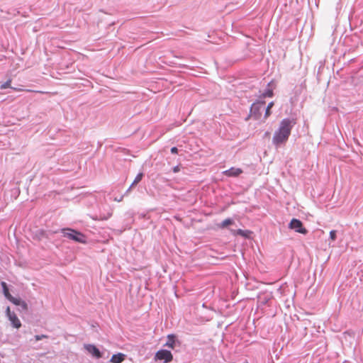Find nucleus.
Segmentation results:
<instances>
[{
	"instance_id": "f257e3e1",
	"label": "nucleus",
	"mask_w": 363,
	"mask_h": 363,
	"mask_svg": "<svg viewBox=\"0 0 363 363\" xmlns=\"http://www.w3.org/2000/svg\"><path fill=\"white\" fill-rule=\"evenodd\" d=\"M296 122L294 119L286 118L281 120L279 128L274 132L272 143L276 146L286 143L291 134V130Z\"/></svg>"
},
{
	"instance_id": "39448f33",
	"label": "nucleus",
	"mask_w": 363,
	"mask_h": 363,
	"mask_svg": "<svg viewBox=\"0 0 363 363\" xmlns=\"http://www.w3.org/2000/svg\"><path fill=\"white\" fill-rule=\"evenodd\" d=\"M289 228L291 230H295L296 233H299L303 235L307 234L308 230L303 227V223L296 218H293L289 224Z\"/></svg>"
},
{
	"instance_id": "4468645a",
	"label": "nucleus",
	"mask_w": 363,
	"mask_h": 363,
	"mask_svg": "<svg viewBox=\"0 0 363 363\" xmlns=\"http://www.w3.org/2000/svg\"><path fill=\"white\" fill-rule=\"evenodd\" d=\"M273 106H274V102L273 101H272V102L268 104V105H267V108L265 109V113H264V118H268L270 116V114H271V111L270 110L273 107Z\"/></svg>"
},
{
	"instance_id": "f3484780",
	"label": "nucleus",
	"mask_w": 363,
	"mask_h": 363,
	"mask_svg": "<svg viewBox=\"0 0 363 363\" xmlns=\"http://www.w3.org/2000/svg\"><path fill=\"white\" fill-rule=\"evenodd\" d=\"M18 306H19V311L21 312H26L28 310V304L24 301H23L20 305H18Z\"/></svg>"
},
{
	"instance_id": "a878e982",
	"label": "nucleus",
	"mask_w": 363,
	"mask_h": 363,
	"mask_svg": "<svg viewBox=\"0 0 363 363\" xmlns=\"http://www.w3.org/2000/svg\"><path fill=\"white\" fill-rule=\"evenodd\" d=\"M124 196H125L122 195V196H120V197H116V198L114 199V201H118V202H120V201H121L123 200V198Z\"/></svg>"
},
{
	"instance_id": "9d476101",
	"label": "nucleus",
	"mask_w": 363,
	"mask_h": 363,
	"mask_svg": "<svg viewBox=\"0 0 363 363\" xmlns=\"http://www.w3.org/2000/svg\"><path fill=\"white\" fill-rule=\"evenodd\" d=\"M125 359V354L123 353H118L113 354L110 362L112 363H121Z\"/></svg>"
},
{
	"instance_id": "dca6fc26",
	"label": "nucleus",
	"mask_w": 363,
	"mask_h": 363,
	"mask_svg": "<svg viewBox=\"0 0 363 363\" xmlns=\"http://www.w3.org/2000/svg\"><path fill=\"white\" fill-rule=\"evenodd\" d=\"M9 301H10L11 303H13L16 306L20 305L21 303L23 301V300H21V298H15L13 296L9 299Z\"/></svg>"
},
{
	"instance_id": "20e7f679",
	"label": "nucleus",
	"mask_w": 363,
	"mask_h": 363,
	"mask_svg": "<svg viewBox=\"0 0 363 363\" xmlns=\"http://www.w3.org/2000/svg\"><path fill=\"white\" fill-rule=\"evenodd\" d=\"M264 102L254 103L250 107V116L255 120L259 118L262 111L264 109Z\"/></svg>"
},
{
	"instance_id": "4be33fe9",
	"label": "nucleus",
	"mask_w": 363,
	"mask_h": 363,
	"mask_svg": "<svg viewBox=\"0 0 363 363\" xmlns=\"http://www.w3.org/2000/svg\"><path fill=\"white\" fill-rule=\"evenodd\" d=\"M336 234H337V231L336 230H330V239L332 240L333 241L335 240V239H336Z\"/></svg>"
},
{
	"instance_id": "ddd939ff",
	"label": "nucleus",
	"mask_w": 363,
	"mask_h": 363,
	"mask_svg": "<svg viewBox=\"0 0 363 363\" xmlns=\"http://www.w3.org/2000/svg\"><path fill=\"white\" fill-rule=\"evenodd\" d=\"M143 172H140L137 174V176L135 177L134 181L133 182V183L131 184V186H135L137 184H138L143 179Z\"/></svg>"
},
{
	"instance_id": "0eeeda50",
	"label": "nucleus",
	"mask_w": 363,
	"mask_h": 363,
	"mask_svg": "<svg viewBox=\"0 0 363 363\" xmlns=\"http://www.w3.org/2000/svg\"><path fill=\"white\" fill-rule=\"evenodd\" d=\"M84 348L94 357L96 359H100L102 357L101 352L95 345L91 344L84 345Z\"/></svg>"
},
{
	"instance_id": "a211bd4d",
	"label": "nucleus",
	"mask_w": 363,
	"mask_h": 363,
	"mask_svg": "<svg viewBox=\"0 0 363 363\" xmlns=\"http://www.w3.org/2000/svg\"><path fill=\"white\" fill-rule=\"evenodd\" d=\"M232 233L233 235H241L242 237H246V232L242 229H238L237 230H232Z\"/></svg>"
},
{
	"instance_id": "2eb2a0df",
	"label": "nucleus",
	"mask_w": 363,
	"mask_h": 363,
	"mask_svg": "<svg viewBox=\"0 0 363 363\" xmlns=\"http://www.w3.org/2000/svg\"><path fill=\"white\" fill-rule=\"evenodd\" d=\"M262 96L265 97H272L273 96V90L271 88L267 87L262 93Z\"/></svg>"
},
{
	"instance_id": "9b49d317",
	"label": "nucleus",
	"mask_w": 363,
	"mask_h": 363,
	"mask_svg": "<svg viewBox=\"0 0 363 363\" xmlns=\"http://www.w3.org/2000/svg\"><path fill=\"white\" fill-rule=\"evenodd\" d=\"M1 285L2 287V291L4 296L9 300L12 296L9 292L7 284L4 281H1Z\"/></svg>"
},
{
	"instance_id": "5701e85b",
	"label": "nucleus",
	"mask_w": 363,
	"mask_h": 363,
	"mask_svg": "<svg viewBox=\"0 0 363 363\" xmlns=\"http://www.w3.org/2000/svg\"><path fill=\"white\" fill-rule=\"evenodd\" d=\"M172 171L174 173H177L180 171V166L179 165H177L175 167H174L172 168Z\"/></svg>"
},
{
	"instance_id": "423d86ee",
	"label": "nucleus",
	"mask_w": 363,
	"mask_h": 363,
	"mask_svg": "<svg viewBox=\"0 0 363 363\" xmlns=\"http://www.w3.org/2000/svg\"><path fill=\"white\" fill-rule=\"evenodd\" d=\"M6 315L10 320L11 325L18 329L21 327V322L13 311H11L10 307L7 306L6 309Z\"/></svg>"
},
{
	"instance_id": "412c9836",
	"label": "nucleus",
	"mask_w": 363,
	"mask_h": 363,
	"mask_svg": "<svg viewBox=\"0 0 363 363\" xmlns=\"http://www.w3.org/2000/svg\"><path fill=\"white\" fill-rule=\"evenodd\" d=\"M48 336L46 335H36L34 336V339L35 341H39L44 338H48Z\"/></svg>"
},
{
	"instance_id": "aec40b11",
	"label": "nucleus",
	"mask_w": 363,
	"mask_h": 363,
	"mask_svg": "<svg viewBox=\"0 0 363 363\" xmlns=\"http://www.w3.org/2000/svg\"><path fill=\"white\" fill-rule=\"evenodd\" d=\"M112 216V213H108L107 216L100 215L99 218H94V220H107Z\"/></svg>"
},
{
	"instance_id": "b1692460",
	"label": "nucleus",
	"mask_w": 363,
	"mask_h": 363,
	"mask_svg": "<svg viewBox=\"0 0 363 363\" xmlns=\"http://www.w3.org/2000/svg\"><path fill=\"white\" fill-rule=\"evenodd\" d=\"M171 152H172V154H177V153H178V148H177V147H172L171 148Z\"/></svg>"
},
{
	"instance_id": "393cba45",
	"label": "nucleus",
	"mask_w": 363,
	"mask_h": 363,
	"mask_svg": "<svg viewBox=\"0 0 363 363\" xmlns=\"http://www.w3.org/2000/svg\"><path fill=\"white\" fill-rule=\"evenodd\" d=\"M133 186H131V185L129 186V188L126 190V191L124 193L123 196H128L129 192L131 191V189Z\"/></svg>"
},
{
	"instance_id": "1a4fd4ad",
	"label": "nucleus",
	"mask_w": 363,
	"mask_h": 363,
	"mask_svg": "<svg viewBox=\"0 0 363 363\" xmlns=\"http://www.w3.org/2000/svg\"><path fill=\"white\" fill-rule=\"evenodd\" d=\"M241 173H242V170L240 168L231 167L223 172V174L228 177H238Z\"/></svg>"
},
{
	"instance_id": "6e6552de",
	"label": "nucleus",
	"mask_w": 363,
	"mask_h": 363,
	"mask_svg": "<svg viewBox=\"0 0 363 363\" xmlns=\"http://www.w3.org/2000/svg\"><path fill=\"white\" fill-rule=\"evenodd\" d=\"M167 338V341L166 342V343L164 345L165 347L174 349L176 347L177 344H178L179 345H180V342L177 338L176 335L174 334L168 335Z\"/></svg>"
},
{
	"instance_id": "6ab92c4d",
	"label": "nucleus",
	"mask_w": 363,
	"mask_h": 363,
	"mask_svg": "<svg viewBox=\"0 0 363 363\" xmlns=\"http://www.w3.org/2000/svg\"><path fill=\"white\" fill-rule=\"evenodd\" d=\"M11 79H9L7 80L6 82L2 83L0 84V89H7L11 85Z\"/></svg>"
},
{
	"instance_id": "f8f14e48",
	"label": "nucleus",
	"mask_w": 363,
	"mask_h": 363,
	"mask_svg": "<svg viewBox=\"0 0 363 363\" xmlns=\"http://www.w3.org/2000/svg\"><path fill=\"white\" fill-rule=\"evenodd\" d=\"M233 223V220L231 218H226L224 220H223L220 224H218V227L220 228H225L228 227L230 225H232Z\"/></svg>"
},
{
	"instance_id": "f03ea898",
	"label": "nucleus",
	"mask_w": 363,
	"mask_h": 363,
	"mask_svg": "<svg viewBox=\"0 0 363 363\" xmlns=\"http://www.w3.org/2000/svg\"><path fill=\"white\" fill-rule=\"evenodd\" d=\"M65 238L79 243H86V238L82 233L72 228H62L60 230Z\"/></svg>"
},
{
	"instance_id": "7ed1b4c3",
	"label": "nucleus",
	"mask_w": 363,
	"mask_h": 363,
	"mask_svg": "<svg viewBox=\"0 0 363 363\" xmlns=\"http://www.w3.org/2000/svg\"><path fill=\"white\" fill-rule=\"evenodd\" d=\"M154 359L155 361H161L163 363H169L173 359V355L169 350L162 349L155 353Z\"/></svg>"
}]
</instances>
